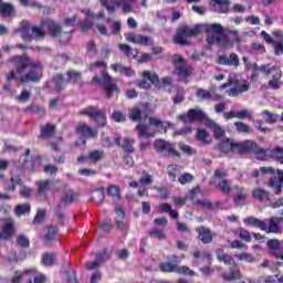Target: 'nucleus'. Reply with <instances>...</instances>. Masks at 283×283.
I'll return each instance as SVG.
<instances>
[{
  "mask_svg": "<svg viewBox=\"0 0 283 283\" xmlns=\"http://www.w3.org/2000/svg\"><path fill=\"white\" fill-rule=\"evenodd\" d=\"M207 33V42L210 45H218V48H233V42L224 35V29L218 24H197L195 27H181L177 30L175 43L177 45H189V39L198 36L200 32Z\"/></svg>",
  "mask_w": 283,
  "mask_h": 283,
  "instance_id": "f257e3e1",
  "label": "nucleus"
},
{
  "mask_svg": "<svg viewBox=\"0 0 283 283\" xmlns=\"http://www.w3.org/2000/svg\"><path fill=\"white\" fill-rule=\"evenodd\" d=\"M10 61L14 69L9 73L8 81L39 83L43 77V62L28 55H15Z\"/></svg>",
  "mask_w": 283,
  "mask_h": 283,
  "instance_id": "f03ea898",
  "label": "nucleus"
},
{
  "mask_svg": "<svg viewBox=\"0 0 283 283\" xmlns=\"http://www.w3.org/2000/svg\"><path fill=\"white\" fill-rule=\"evenodd\" d=\"M45 30L49 31L51 36H59L61 43H69L70 39H72L73 29L69 31H62V28L59 23L53 20H46L41 22L39 27H32L30 29V23L28 21L22 22V27L20 28L21 38L23 41H32L45 39Z\"/></svg>",
  "mask_w": 283,
  "mask_h": 283,
  "instance_id": "7ed1b4c3",
  "label": "nucleus"
},
{
  "mask_svg": "<svg viewBox=\"0 0 283 283\" xmlns=\"http://www.w3.org/2000/svg\"><path fill=\"white\" fill-rule=\"evenodd\" d=\"M219 149L222 154H229V151H238L239 154L252 153L255 154L259 160H266V150L258 146L255 142L247 140L243 143H231L229 138L221 139Z\"/></svg>",
  "mask_w": 283,
  "mask_h": 283,
  "instance_id": "20e7f679",
  "label": "nucleus"
},
{
  "mask_svg": "<svg viewBox=\"0 0 283 283\" xmlns=\"http://www.w3.org/2000/svg\"><path fill=\"white\" fill-rule=\"evenodd\" d=\"M227 87H231L227 91L228 96H240V94H244V92H249V82H240L235 75H230L228 83H224L220 86V90H227Z\"/></svg>",
  "mask_w": 283,
  "mask_h": 283,
  "instance_id": "39448f33",
  "label": "nucleus"
},
{
  "mask_svg": "<svg viewBox=\"0 0 283 283\" xmlns=\"http://www.w3.org/2000/svg\"><path fill=\"white\" fill-rule=\"evenodd\" d=\"M135 0H101V4L106 8L107 12L113 14L116 11V6H120L124 14L134 12Z\"/></svg>",
  "mask_w": 283,
  "mask_h": 283,
  "instance_id": "423d86ee",
  "label": "nucleus"
},
{
  "mask_svg": "<svg viewBox=\"0 0 283 283\" xmlns=\"http://www.w3.org/2000/svg\"><path fill=\"white\" fill-rule=\"evenodd\" d=\"M153 147L155 151H157V154L167 158H169L170 156H180L178 150H176V145L165 139H156L153 144Z\"/></svg>",
  "mask_w": 283,
  "mask_h": 283,
  "instance_id": "0eeeda50",
  "label": "nucleus"
},
{
  "mask_svg": "<svg viewBox=\"0 0 283 283\" xmlns=\"http://www.w3.org/2000/svg\"><path fill=\"white\" fill-rule=\"evenodd\" d=\"M172 63L175 65V72L179 75L180 78H187L188 76H191L193 67L187 64V61H185L182 55L175 54L172 56Z\"/></svg>",
  "mask_w": 283,
  "mask_h": 283,
  "instance_id": "6e6552de",
  "label": "nucleus"
},
{
  "mask_svg": "<svg viewBox=\"0 0 283 283\" xmlns=\"http://www.w3.org/2000/svg\"><path fill=\"white\" fill-rule=\"evenodd\" d=\"M92 83H95L96 85H101V83H103L106 96L108 98H112V96L114 95V92H116L117 90L116 83H114V80L107 72H104L102 74V78H99L98 76L93 77Z\"/></svg>",
  "mask_w": 283,
  "mask_h": 283,
  "instance_id": "1a4fd4ad",
  "label": "nucleus"
},
{
  "mask_svg": "<svg viewBox=\"0 0 283 283\" xmlns=\"http://www.w3.org/2000/svg\"><path fill=\"white\" fill-rule=\"evenodd\" d=\"M81 114L84 116H90V118H94V120H96L98 124V127H105L107 124V117H105V114L96 107H86L81 112Z\"/></svg>",
  "mask_w": 283,
  "mask_h": 283,
  "instance_id": "9d476101",
  "label": "nucleus"
},
{
  "mask_svg": "<svg viewBox=\"0 0 283 283\" xmlns=\"http://www.w3.org/2000/svg\"><path fill=\"white\" fill-rule=\"evenodd\" d=\"M159 269L164 273H179L182 275H195L193 271L188 266L178 268V264L172 262L161 263L159 265Z\"/></svg>",
  "mask_w": 283,
  "mask_h": 283,
  "instance_id": "9b49d317",
  "label": "nucleus"
},
{
  "mask_svg": "<svg viewBox=\"0 0 283 283\" xmlns=\"http://www.w3.org/2000/svg\"><path fill=\"white\" fill-rule=\"evenodd\" d=\"M179 118H182L184 123H193L200 120H205V123H207V120H209L207 114H205V112H202L200 108H191L188 111L187 115H181Z\"/></svg>",
  "mask_w": 283,
  "mask_h": 283,
  "instance_id": "f8f14e48",
  "label": "nucleus"
},
{
  "mask_svg": "<svg viewBox=\"0 0 283 283\" xmlns=\"http://www.w3.org/2000/svg\"><path fill=\"white\" fill-rule=\"evenodd\" d=\"M125 39L128 43H135L137 45H154L151 38L143 34L126 33Z\"/></svg>",
  "mask_w": 283,
  "mask_h": 283,
  "instance_id": "ddd939ff",
  "label": "nucleus"
},
{
  "mask_svg": "<svg viewBox=\"0 0 283 283\" xmlns=\"http://www.w3.org/2000/svg\"><path fill=\"white\" fill-rule=\"evenodd\" d=\"M149 116V104H142L129 111V118L133 120H145Z\"/></svg>",
  "mask_w": 283,
  "mask_h": 283,
  "instance_id": "4468645a",
  "label": "nucleus"
},
{
  "mask_svg": "<svg viewBox=\"0 0 283 283\" xmlns=\"http://www.w3.org/2000/svg\"><path fill=\"white\" fill-rule=\"evenodd\" d=\"M268 249L271 255H274L277 260H283V244L277 239L269 240Z\"/></svg>",
  "mask_w": 283,
  "mask_h": 283,
  "instance_id": "2eb2a0df",
  "label": "nucleus"
},
{
  "mask_svg": "<svg viewBox=\"0 0 283 283\" xmlns=\"http://www.w3.org/2000/svg\"><path fill=\"white\" fill-rule=\"evenodd\" d=\"M97 31L103 36H111V34H118L120 32V21H113L111 22V32L107 30V28L101 23L96 24Z\"/></svg>",
  "mask_w": 283,
  "mask_h": 283,
  "instance_id": "dca6fc26",
  "label": "nucleus"
},
{
  "mask_svg": "<svg viewBox=\"0 0 283 283\" xmlns=\"http://www.w3.org/2000/svg\"><path fill=\"white\" fill-rule=\"evenodd\" d=\"M196 96L197 98H199V101H222V95L216 94V92H213V90L209 91V90H203V88H198L196 92Z\"/></svg>",
  "mask_w": 283,
  "mask_h": 283,
  "instance_id": "f3484780",
  "label": "nucleus"
},
{
  "mask_svg": "<svg viewBox=\"0 0 283 283\" xmlns=\"http://www.w3.org/2000/svg\"><path fill=\"white\" fill-rule=\"evenodd\" d=\"M219 65H228L230 67H238L240 65V57H238V54L231 53V54H224L220 55L218 57Z\"/></svg>",
  "mask_w": 283,
  "mask_h": 283,
  "instance_id": "a211bd4d",
  "label": "nucleus"
},
{
  "mask_svg": "<svg viewBox=\"0 0 283 283\" xmlns=\"http://www.w3.org/2000/svg\"><path fill=\"white\" fill-rule=\"evenodd\" d=\"M135 129L137 130L138 138H154L156 136V129L149 124H137Z\"/></svg>",
  "mask_w": 283,
  "mask_h": 283,
  "instance_id": "6ab92c4d",
  "label": "nucleus"
},
{
  "mask_svg": "<svg viewBox=\"0 0 283 283\" xmlns=\"http://www.w3.org/2000/svg\"><path fill=\"white\" fill-rule=\"evenodd\" d=\"M268 222L269 223L264 221L262 231H265L266 233H280V222H282L280 217H271Z\"/></svg>",
  "mask_w": 283,
  "mask_h": 283,
  "instance_id": "aec40b11",
  "label": "nucleus"
},
{
  "mask_svg": "<svg viewBox=\"0 0 283 283\" xmlns=\"http://www.w3.org/2000/svg\"><path fill=\"white\" fill-rule=\"evenodd\" d=\"M109 255H111V253L107 252V250H105L102 253H97L95 261L86 263V269H88L90 271H92L94 269H98V266H101L103 264V262H106V260H109Z\"/></svg>",
  "mask_w": 283,
  "mask_h": 283,
  "instance_id": "412c9836",
  "label": "nucleus"
},
{
  "mask_svg": "<svg viewBox=\"0 0 283 283\" xmlns=\"http://www.w3.org/2000/svg\"><path fill=\"white\" fill-rule=\"evenodd\" d=\"M76 132L82 138H96L98 136V130L92 129V127L86 124H80L76 128Z\"/></svg>",
  "mask_w": 283,
  "mask_h": 283,
  "instance_id": "4be33fe9",
  "label": "nucleus"
},
{
  "mask_svg": "<svg viewBox=\"0 0 283 283\" xmlns=\"http://www.w3.org/2000/svg\"><path fill=\"white\" fill-rule=\"evenodd\" d=\"M98 163V160H103V151L93 150L88 153V155H82L77 158V163Z\"/></svg>",
  "mask_w": 283,
  "mask_h": 283,
  "instance_id": "5701e85b",
  "label": "nucleus"
},
{
  "mask_svg": "<svg viewBox=\"0 0 283 283\" xmlns=\"http://www.w3.org/2000/svg\"><path fill=\"white\" fill-rule=\"evenodd\" d=\"M86 19L84 21V23L82 24V32H87V30H90L92 28V25H94V21L91 19H103V17H105V12L101 11L97 14H92V11L87 10L86 11Z\"/></svg>",
  "mask_w": 283,
  "mask_h": 283,
  "instance_id": "b1692460",
  "label": "nucleus"
},
{
  "mask_svg": "<svg viewBox=\"0 0 283 283\" xmlns=\"http://www.w3.org/2000/svg\"><path fill=\"white\" fill-rule=\"evenodd\" d=\"M196 231L199 235V240L203 244H211V242H213V235H211V230L209 228L202 226L197 228Z\"/></svg>",
  "mask_w": 283,
  "mask_h": 283,
  "instance_id": "393cba45",
  "label": "nucleus"
},
{
  "mask_svg": "<svg viewBox=\"0 0 283 283\" xmlns=\"http://www.w3.org/2000/svg\"><path fill=\"white\" fill-rule=\"evenodd\" d=\"M206 127H209L213 132L214 138L218 140H224V129L218 125V123L207 119L206 120Z\"/></svg>",
  "mask_w": 283,
  "mask_h": 283,
  "instance_id": "a878e982",
  "label": "nucleus"
},
{
  "mask_svg": "<svg viewBox=\"0 0 283 283\" xmlns=\"http://www.w3.org/2000/svg\"><path fill=\"white\" fill-rule=\"evenodd\" d=\"M149 126L157 132H167V127H171V123L167 122L165 124L164 120L157 117H149Z\"/></svg>",
  "mask_w": 283,
  "mask_h": 283,
  "instance_id": "bb28decb",
  "label": "nucleus"
},
{
  "mask_svg": "<svg viewBox=\"0 0 283 283\" xmlns=\"http://www.w3.org/2000/svg\"><path fill=\"white\" fill-rule=\"evenodd\" d=\"M12 233H14V221L12 219H8L2 228V232L0 233V240H9L12 238Z\"/></svg>",
  "mask_w": 283,
  "mask_h": 283,
  "instance_id": "cd10ccee",
  "label": "nucleus"
},
{
  "mask_svg": "<svg viewBox=\"0 0 283 283\" xmlns=\"http://www.w3.org/2000/svg\"><path fill=\"white\" fill-rule=\"evenodd\" d=\"M111 70H113V72H117L118 74H122L123 76H134V74H136V72L134 70H132V66H125L120 63H115L111 65Z\"/></svg>",
  "mask_w": 283,
  "mask_h": 283,
  "instance_id": "c85d7f7f",
  "label": "nucleus"
},
{
  "mask_svg": "<svg viewBox=\"0 0 283 283\" xmlns=\"http://www.w3.org/2000/svg\"><path fill=\"white\" fill-rule=\"evenodd\" d=\"M212 8L214 12L224 14L229 12V0H212Z\"/></svg>",
  "mask_w": 283,
  "mask_h": 283,
  "instance_id": "c756f323",
  "label": "nucleus"
},
{
  "mask_svg": "<svg viewBox=\"0 0 283 283\" xmlns=\"http://www.w3.org/2000/svg\"><path fill=\"white\" fill-rule=\"evenodd\" d=\"M261 115L264 123L268 125H275V123H280V115L277 113H271L269 109H264Z\"/></svg>",
  "mask_w": 283,
  "mask_h": 283,
  "instance_id": "7c9ffc66",
  "label": "nucleus"
},
{
  "mask_svg": "<svg viewBox=\"0 0 283 283\" xmlns=\"http://www.w3.org/2000/svg\"><path fill=\"white\" fill-rule=\"evenodd\" d=\"M273 34H274V36H279L273 42L274 54H275V56H282V54H283V38H280L282 35V32L275 31Z\"/></svg>",
  "mask_w": 283,
  "mask_h": 283,
  "instance_id": "2f4dec72",
  "label": "nucleus"
},
{
  "mask_svg": "<svg viewBox=\"0 0 283 283\" xmlns=\"http://www.w3.org/2000/svg\"><path fill=\"white\" fill-rule=\"evenodd\" d=\"M67 85V80L63 77V75H56L51 81V86L54 87L57 92H61V90H65V86Z\"/></svg>",
  "mask_w": 283,
  "mask_h": 283,
  "instance_id": "473e14b6",
  "label": "nucleus"
},
{
  "mask_svg": "<svg viewBox=\"0 0 283 283\" xmlns=\"http://www.w3.org/2000/svg\"><path fill=\"white\" fill-rule=\"evenodd\" d=\"M281 78L282 70L272 75V78L268 82V87H270V90H280L282 85Z\"/></svg>",
  "mask_w": 283,
  "mask_h": 283,
  "instance_id": "72a5a7b5",
  "label": "nucleus"
},
{
  "mask_svg": "<svg viewBox=\"0 0 283 283\" xmlns=\"http://www.w3.org/2000/svg\"><path fill=\"white\" fill-rule=\"evenodd\" d=\"M216 253L219 262H224V264H228L229 266L235 264V260H233L231 255L224 253V250L218 249Z\"/></svg>",
  "mask_w": 283,
  "mask_h": 283,
  "instance_id": "f704fd0d",
  "label": "nucleus"
},
{
  "mask_svg": "<svg viewBox=\"0 0 283 283\" xmlns=\"http://www.w3.org/2000/svg\"><path fill=\"white\" fill-rule=\"evenodd\" d=\"M116 223L119 229H127V223H125V211L120 207L115 208Z\"/></svg>",
  "mask_w": 283,
  "mask_h": 283,
  "instance_id": "c9c22d12",
  "label": "nucleus"
},
{
  "mask_svg": "<svg viewBox=\"0 0 283 283\" xmlns=\"http://www.w3.org/2000/svg\"><path fill=\"white\" fill-rule=\"evenodd\" d=\"M275 176V168L273 167H261L260 170L252 171L253 178H260V176Z\"/></svg>",
  "mask_w": 283,
  "mask_h": 283,
  "instance_id": "e433bc0d",
  "label": "nucleus"
},
{
  "mask_svg": "<svg viewBox=\"0 0 283 283\" xmlns=\"http://www.w3.org/2000/svg\"><path fill=\"white\" fill-rule=\"evenodd\" d=\"M50 189H52V181L44 180V181L38 182V195L39 196H43L45 198V196H48V191H50Z\"/></svg>",
  "mask_w": 283,
  "mask_h": 283,
  "instance_id": "4c0bfd02",
  "label": "nucleus"
},
{
  "mask_svg": "<svg viewBox=\"0 0 283 283\" xmlns=\"http://www.w3.org/2000/svg\"><path fill=\"white\" fill-rule=\"evenodd\" d=\"M0 13L2 17H11L14 14V7L10 3L3 2V0H0Z\"/></svg>",
  "mask_w": 283,
  "mask_h": 283,
  "instance_id": "58836bf2",
  "label": "nucleus"
},
{
  "mask_svg": "<svg viewBox=\"0 0 283 283\" xmlns=\"http://www.w3.org/2000/svg\"><path fill=\"white\" fill-rule=\"evenodd\" d=\"M67 80L66 83H73L74 85H82V80H81V73L76 71H69L66 73Z\"/></svg>",
  "mask_w": 283,
  "mask_h": 283,
  "instance_id": "ea45409f",
  "label": "nucleus"
},
{
  "mask_svg": "<svg viewBox=\"0 0 283 283\" xmlns=\"http://www.w3.org/2000/svg\"><path fill=\"white\" fill-rule=\"evenodd\" d=\"M243 222L248 227H256L258 229H261V231L264 228V221H262L255 217H248L243 220Z\"/></svg>",
  "mask_w": 283,
  "mask_h": 283,
  "instance_id": "a19ab883",
  "label": "nucleus"
},
{
  "mask_svg": "<svg viewBox=\"0 0 283 283\" xmlns=\"http://www.w3.org/2000/svg\"><path fill=\"white\" fill-rule=\"evenodd\" d=\"M28 275H34V270H27L24 273L17 271L11 277V283H21V280L28 277Z\"/></svg>",
  "mask_w": 283,
  "mask_h": 283,
  "instance_id": "79ce46f5",
  "label": "nucleus"
},
{
  "mask_svg": "<svg viewBox=\"0 0 283 283\" xmlns=\"http://www.w3.org/2000/svg\"><path fill=\"white\" fill-rule=\"evenodd\" d=\"M243 62L245 63L247 69L251 70V72H252L251 77L258 78V76H260V66H258L256 63L249 62V60H247V57H243Z\"/></svg>",
  "mask_w": 283,
  "mask_h": 283,
  "instance_id": "37998d69",
  "label": "nucleus"
},
{
  "mask_svg": "<svg viewBox=\"0 0 283 283\" xmlns=\"http://www.w3.org/2000/svg\"><path fill=\"white\" fill-rule=\"evenodd\" d=\"M270 156L273 160H277V163L283 165V147H274L270 150Z\"/></svg>",
  "mask_w": 283,
  "mask_h": 283,
  "instance_id": "c03bdc74",
  "label": "nucleus"
},
{
  "mask_svg": "<svg viewBox=\"0 0 283 283\" xmlns=\"http://www.w3.org/2000/svg\"><path fill=\"white\" fill-rule=\"evenodd\" d=\"M252 196L253 198H255V200H261V202H264L265 200H269V192H266L264 189H254L252 191Z\"/></svg>",
  "mask_w": 283,
  "mask_h": 283,
  "instance_id": "a18cd8bd",
  "label": "nucleus"
},
{
  "mask_svg": "<svg viewBox=\"0 0 283 283\" xmlns=\"http://www.w3.org/2000/svg\"><path fill=\"white\" fill-rule=\"evenodd\" d=\"M260 72H262L263 74H265L266 76H269V74H272V72H280L282 69L277 65L271 66V64H265V65H261L259 66Z\"/></svg>",
  "mask_w": 283,
  "mask_h": 283,
  "instance_id": "49530a36",
  "label": "nucleus"
},
{
  "mask_svg": "<svg viewBox=\"0 0 283 283\" xmlns=\"http://www.w3.org/2000/svg\"><path fill=\"white\" fill-rule=\"evenodd\" d=\"M56 235H59V228L51 226L46 229L45 241L52 242L56 239Z\"/></svg>",
  "mask_w": 283,
  "mask_h": 283,
  "instance_id": "de8ad7c7",
  "label": "nucleus"
},
{
  "mask_svg": "<svg viewBox=\"0 0 283 283\" xmlns=\"http://www.w3.org/2000/svg\"><path fill=\"white\" fill-rule=\"evenodd\" d=\"M149 237L153 238V240H165L167 238V234L164 230L153 228L149 231Z\"/></svg>",
  "mask_w": 283,
  "mask_h": 283,
  "instance_id": "09e8293b",
  "label": "nucleus"
},
{
  "mask_svg": "<svg viewBox=\"0 0 283 283\" xmlns=\"http://www.w3.org/2000/svg\"><path fill=\"white\" fill-rule=\"evenodd\" d=\"M167 171H168V176H169L170 180H172V182H175L177 176H179V174H180V166L170 165V166H168Z\"/></svg>",
  "mask_w": 283,
  "mask_h": 283,
  "instance_id": "8fccbe9b",
  "label": "nucleus"
},
{
  "mask_svg": "<svg viewBox=\"0 0 283 283\" xmlns=\"http://www.w3.org/2000/svg\"><path fill=\"white\" fill-rule=\"evenodd\" d=\"M30 96H32V93L28 90H23L21 94L14 96V99L17 103H28L30 101Z\"/></svg>",
  "mask_w": 283,
  "mask_h": 283,
  "instance_id": "3c124183",
  "label": "nucleus"
},
{
  "mask_svg": "<svg viewBox=\"0 0 283 283\" xmlns=\"http://www.w3.org/2000/svg\"><path fill=\"white\" fill-rule=\"evenodd\" d=\"M234 202L238 207H242V205H244V202H247V193H244V191H242V188L238 189V192L234 197Z\"/></svg>",
  "mask_w": 283,
  "mask_h": 283,
  "instance_id": "603ef678",
  "label": "nucleus"
},
{
  "mask_svg": "<svg viewBox=\"0 0 283 283\" xmlns=\"http://www.w3.org/2000/svg\"><path fill=\"white\" fill-rule=\"evenodd\" d=\"M197 138L203 145H209L211 143V139L209 138V133H207V130H205V129H199L197 132Z\"/></svg>",
  "mask_w": 283,
  "mask_h": 283,
  "instance_id": "864d4df0",
  "label": "nucleus"
},
{
  "mask_svg": "<svg viewBox=\"0 0 283 283\" xmlns=\"http://www.w3.org/2000/svg\"><path fill=\"white\" fill-rule=\"evenodd\" d=\"M217 188L222 193H231V184L227 179H222L218 185Z\"/></svg>",
  "mask_w": 283,
  "mask_h": 283,
  "instance_id": "5fc2aeb1",
  "label": "nucleus"
},
{
  "mask_svg": "<svg viewBox=\"0 0 283 283\" xmlns=\"http://www.w3.org/2000/svg\"><path fill=\"white\" fill-rule=\"evenodd\" d=\"M242 277V274L240 273V270H231L230 274H223V280L227 282H232L233 280H240Z\"/></svg>",
  "mask_w": 283,
  "mask_h": 283,
  "instance_id": "6e6d98bb",
  "label": "nucleus"
},
{
  "mask_svg": "<svg viewBox=\"0 0 283 283\" xmlns=\"http://www.w3.org/2000/svg\"><path fill=\"white\" fill-rule=\"evenodd\" d=\"M104 199H105V189L99 188L92 192V200L94 202H103Z\"/></svg>",
  "mask_w": 283,
  "mask_h": 283,
  "instance_id": "4d7b16f0",
  "label": "nucleus"
},
{
  "mask_svg": "<svg viewBox=\"0 0 283 283\" xmlns=\"http://www.w3.org/2000/svg\"><path fill=\"white\" fill-rule=\"evenodd\" d=\"M234 127H237V132H239V134H251V126L242 122L234 123Z\"/></svg>",
  "mask_w": 283,
  "mask_h": 283,
  "instance_id": "13d9d810",
  "label": "nucleus"
},
{
  "mask_svg": "<svg viewBox=\"0 0 283 283\" xmlns=\"http://www.w3.org/2000/svg\"><path fill=\"white\" fill-rule=\"evenodd\" d=\"M42 262H43L44 266H52V264H54V262H56V255L45 253L42 255Z\"/></svg>",
  "mask_w": 283,
  "mask_h": 283,
  "instance_id": "bf43d9fd",
  "label": "nucleus"
},
{
  "mask_svg": "<svg viewBox=\"0 0 283 283\" xmlns=\"http://www.w3.org/2000/svg\"><path fill=\"white\" fill-rule=\"evenodd\" d=\"M15 216H25V213H30V205L23 203L18 205L14 210Z\"/></svg>",
  "mask_w": 283,
  "mask_h": 283,
  "instance_id": "052dcab7",
  "label": "nucleus"
},
{
  "mask_svg": "<svg viewBox=\"0 0 283 283\" xmlns=\"http://www.w3.org/2000/svg\"><path fill=\"white\" fill-rule=\"evenodd\" d=\"M179 149H181L182 154H186V156H195V154H197L196 149L185 143L179 144Z\"/></svg>",
  "mask_w": 283,
  "mask_h": 283,
  "instance_id": "680f3d73",
  "label": "nucleus"
},
{
  "mask_svg": "<svg viewBox=\"0 0 283 283\" xmlns=\"http://www.w3.org/2000/svg\"><path fill=\"white\" fill-rule=\"evenodd\" d=\"M122 147L125 151H128L129 154L134 153V139L125 138L122 143Z\"/></svg>",
  "mask_w": 283,
  "mask_h": 283,
  "instance_id": "e2e57ef3",
  "label": "nucleus"
},
{
  "mask_svg": "<svg viewBox=\"0 0 283 283\" xmlns=\"http://www.w3.org/2000/svg\"><path fill=\"white\" fill-rule=\"evenodd\" d=\"M54 134V126L48 124L46 126L42 127L41 129V136L43 138H50Z\"/></svg>",
  "mask_w": 283,
  "mask_h": 283,
  "instance_id": "0e129e2a",
  "label": "nucleus"
},
{
  "mask_svg": "<svg viewBox=\"0 0 283 283\" xmlns=\"http://www.w3.org/2000/svg\"><path fill=\"white\" fill-rule=\"evenodd\" d=\"M74 200H76V193L74 192H67L66 195H64L62 197V205H72V202H74Z\"/></svg>",
  "mask_w": 283,
  "mask_h": 283,
  "instance_id": "69168bd1",
  "label": "nucleus"
},
{
  "mask_svg": "<svg viewBox=\"0 0 283 283\" xmlns=\"http://www.w3.org/2000/svg\"><path fill=\"white\" fill-rule=\"evenodd\" d=\"M107 193H108V196H111V198L119 199L120 198V187H118V186H111L107 189Z\"/></svg>",
  "mask_w": 283,
  "mask_h": 283,
  "instance_id": "338daca9",
  "label": "nucleus"
},
{
  "mask_svg": "<svg viewBox=\"0 0 283 283\" xmlns=\"http://www.w3.org/2000/svg\"><path fill=\"white\" fill-rule=\"evenodd\" d=\"M143 78L149 80L150 83H158V74L149 72V71H144L143 72Z\"/></svg>",
  "mask_w": 283,
  "mask_h": 283,
  "instance_id": "774afa93",
  "label": "nucleus"
}]
</instances>
